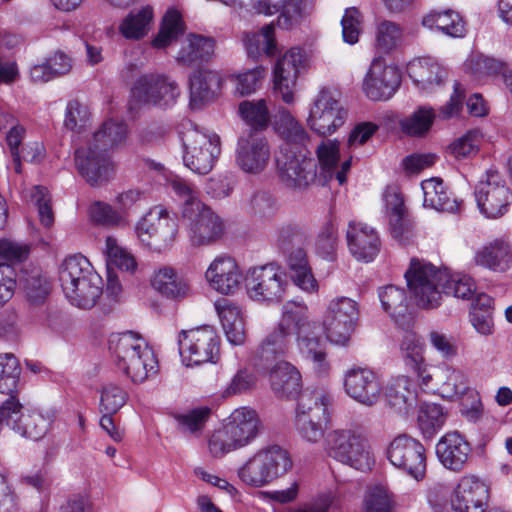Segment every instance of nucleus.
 Listing matches in <instances>:
<instances>
[{"label":"nucleus","instance_id":"nucleus-55","mask_svg":"<svg viewBox=\"0 0 512 512\" xmlns=\"http://www.w3.org/2000/svg\"><path fill=\"white\" fill-rule=\"evenodd\" d=\"M338 249V231L333 222L327 221L320 228L316 241L315 252L327 261L336 259Z\"/></svg>","mask_w":512,"mask_h":512},{"label":"nucleus","instance_id":"nucleus-5","mask_svg":"<svg viewBox=\"0 0 512 512\" xmlns=\"http://www.w3.org/2000/svg\"><path fill=\"white\" fill-rule=\"evenodd\" d=\"M259 429L260 420L255 410L237 408L226 418L222 428L211 435L209 451L214 457H223L249 445L257 437Z\"/></svg>","mask_w":512,"mask_h":512},{"label":"nucleus","instance_id":"nucleus-62","mask_svg":"<svg viewBox=\"0 0 512 512\" xmlns=\"http://www.w3.org/2000/svg\"><path fill=\"white\" fill-rule=\"evenodd\" d=\"M127 393L120 386L107 384L101 390L99 410L101 413H117L127 401Z\"/></svg>","mask_w":512,"mask_h":512},{"label":"nucleus","instance_id":"nucleus-6","mask_svg":"<svg viewBox=\"0 0 512 512\" xmlns=\"http://www.w3.org/2000/svg\"><path fill=\"white\" fill-rule=\"evenodd\" d=\"M292 465L287 450L273 445L258 450L248 458L239 467L238 477L247 486L260 488L285 475Z\"/></svg>","mask_w":512,"mask_h":512},{"label":"nucleus","instance_id":"nucleus-44","mask_svg":"<svg viewBox=\"0 0 512 512\" xmlns=\"http://www.w3.org/2000/svg\"><path fill=\"white\" fill-rule=\"evenodd\" d=\"M382 309L399 325L406 323L408 299L403 288L387 285L378 292Z\"/></svg>","mask_w":512,"mask_h":512},{"label":"nucleus","instance_id":"nucleus-9","mask_svg":"<svg viewBox=\"0 0 512 512\" xmlns=\"http://www.w3.org/2000/svg\"><path fill=\"white\" fill-rule=\"evenodd\" d=\"M331 397L324 391H303L297 402L295 427L302 439L317 443L324 437L329 421Z\"/></svg>","mask_w":512,"mask_h":512},{"label":"nucleus","instance_id":"nucleus-22","mask_svg":"<svg viewBox=\"0 0 512 512\" xmlns=\"http://www.w3.org/2000/svg\"><path fill=\"white\" fill-rule=\"evenodd\" d=\"M304 60L305 55L301 49L292 48L275 64L273 72L274 90L280 94L282 100L287 104L294 101L296 81Z\"/></svg>","mask_w":512,"mask_h":512},{"label":"nucleus","instance_id":"nucleus-27","mask_svg":"<svg viewBox=\"0 0 512 512\" xmlns=\"http://www.w3.org/2000/svg\"><path fill=\"white\" fill-rule=\"evenodd\" d=\"M315 0H250V5L258 14L267 16L280 12L277 26L281 29H290L307 8Z\"/></svg>","mask_w":512,"mask_h":512},{"label":"nucleus","instance_id":"nucleus-56","mask_svg":"<svg viewBox=\"0 0 512 512\" xmlns=\"http://www.w3.org/2000/svg\"><path fill=\"white\" fill-rule=\"evenodd\" d=\"M182 33L180 15L176 11H169L163 18L160 30L152 41V46L158 49L165 48L176 41Z\"/></svg>","mask_w":512,"mask_h":512},{"label":"nucleus","instance_id":"nucleus-17","mask_svg":"<svg viewBox=\"0 0 512 512\" xmlns=\"http://www.w3.org/2000/svg\"><path fill=\"white\" fill-rule=\"evenodd\" d=\"M301 321L297 323L296 343L302 357L313 364V369L318 375H326L330 365L327 360L325 344L320 336L319 324L311 321L307 315L305 306L299 304Z\"/></svg>","mask_w":512,"mask_h":512},{"label":"nucleus","instance_id":"nucleus-34","mask_svg":"<svg viewBox=\"0 0 512 512\" xmlns=\"http://www.w3.org/2000/svg\"><path fill=\"white\" fill-rule=\"evenodd\" d=\"M317 157L320 164L319 179H322L323 183L328 182L333 177L340 185L346 182V175L351 167V158L344 161L340 169L337 168L339 160V143L337 141H322L317 147Z\"/></svg>","mask_w":512,"mask_h":512},{"label":"nucleus","instance_id":"nucleus-26","mask_svg":"<svg viewBox=\"0 0 512 512\" xmlns=\"http://www.w3.org/2000/svg\"><path fill=\"white\" fill-rule=\"evenodd\" d=\"M488 488L475 476H464L458 483L451 506L457 512H485Z\"/></svg>","mask_w":512,"mask_h":512},{"label":"nucleus","instance_id":"nucleus-52","mask_svg":"<svg viewBox=\"0 0 512 512\" xmlns=\"http://www.w3.org/2000/svg\"><path fill=\"white\" fill-rule=\"evenodd\" d=\"M275 127L279 135L286 140L290 147L293 145H303L308 140V134L302 125L287 111H283L275 122Z\"/></svg>","mask_w":512,"mask_h":512},{"label":"nucleus","instance_id":"nucleus-14","mask_svg":"<svg viewBox=\"0 0 512 512\" xmlns=\"http://www.w3.org/2000/svg\"><path fill=\"white\" fill-rule=\"evenodd\" d=\"M357 303L348 297H337L327 306L323 329L327 339L336 345H346L358 320Z\"/></svg>","mask_w":512,"mask_h":512},{"label":"nucleus","instance_id":"nucleus-23","mask_svg":"<svg viewBox=\"0 0 512 512\" xmlns=\"http://www.w3.org/2000/svg\"><path fill=\"white\" fill-rule=\"evenodd\" d=\"M425 345L422 338L415 333H406L401 345L400 353L407 371L412 373L421 389L427 390L433 382L431 367L424 357Z\"/></svg>","mask_w":512,"mask_h":512},{"label":"nucleus","instance_id":"nucleus-21","mask_svg":"<svg viewBox=\"0 0 512 512\" xmlns=\"http://www.w3.org/2000/svg\"><path fill=\"white\" fill-rule=\"evenodd\" d=\"M344 390L356 402L371 407L381 396L382 387L377 375L366 368H352L345 373Z\"/></svg>","mask_w":512,"mask_h":512},{"label":"nucleus","instance_id":"nucleus-43","mask_svg":"<svg viewBox=\"0 0 512 512\" xmlns=\"http://www.w3.org/2000/svg\"><path fill=\"white\" fill-rule=\"evenodd\" d=\"M95 274H97V272L94 270L89 260L77 254L64 259L59 268V281L61 287H69L70 289L72 286L81 283L83 280H87V278Z\"/></svg>","mask_w":512,"mask_h":512},{"label":"nucleus","instance_id":"nucleus-45","mask_svg":"<svg viewBox=\"0 0 512 512\" xmlns=\"http://www.w3.org/2000/svg\"><path fill=\"white\" fill-rule=\"evenodd\" d=\"M221 79L216 72L196 70L190 77V97L192 103L212 100L220 89Z\"/></svg>","mask_w":512,"mask_h":512},{"label":"nucleus","instance_id":"nucleus-4","mask_svg":"<svg viewBox=\"0 0 512 512\" xmlns=\"http://www.w3.org/2000/svg\"><path fill=\"white\" fill-rule=\"evenodd\" d=\"M300 317L298 303L284 304L279 322L266 334L251 358V364L255 369L266 370L284 361L282 358L289 353L293 340L296 339Z\"/></svg>","mask_w":512,"mask_h":512},{"label":"nucleus","instance_id":"nucleus-51","mask_svg":"<svg viewBox=\"0 0 512 512\" xmlns=\"http://www.w3.org/2000/svg\"><path fill=\"white\" fill-rule=\"evenodd\" d=\"M442 373L444 380L438 388L442 397L454 399L467 395L469 391H472L468 387L467 377L463 371L451 366H445L442 368Z\"/></svg>","mask_w":512,"mask_h":512},{"label":"nucleus","instance_id":"nucleus-1","mask_svg":"<svg viewBox=\"0 0 512 512\" xmlns=\"http://www.w3.org/2000/svg\"><path fill=\"white\" fill-rule=\"evenodd\" d=\"M404 277L416 305L422 309L440 306L444 294L468 300L476 292L475 282L470 276L450 273L417 258L411 259Z\"/></svg>","mask_w":512,"mask_h":512},{"label":"nucleus","instance_id":"nucleus-24","mask_svg":"<svg viewBox=\"0 0 512 512\" xmlns=\"http://www.w3.org/2000/svg\"><path fill=\"white\" fill-rule=\"evenodd\" d=\"M75 165L79 174L91 186L101 185L108 181L112 169L108 154L90 143L76 150Z\"/></svg>","mask_w":512,"mask_h":512},{"label":"nucleus","instance_id":"nucleus-36","mask_svg":"<svg viewBox=\"0 0 512 512\" xmlns=\"http://www.w3.org/2000/svg\"><path fill=\"white\" fill-rule=\"evenodd\" d=\"M390 407L399 414H408L417 406V392L414 382L406 375L391 380L386 390Z\"/></svg>","mask_w":512,"mask_h":512},{"label":"nucleus","instance_id":"nucleus-39","mask_svg":"<svg viewBox=\"0 0 512 512\" xmlns=\"http://www.w3.org/2000/svg\"><path fill=\"white\" fill-rule=\"evenodd\" d=\"M151 285L158 293L169 299H180L189 294L187 281L170 266L156 270L151 278Z\"/></svg>","mask_w":512,"mask_h":512},{"label":"nucleus","instance_id":"nucleus-28","mask_svg":"<svg viewBox=\"0 0 512 512\" xmlns=\"http://www.w3.org/2000/svg\"><path fill=\"white\" fill-rule=\"evenodd\" d=\"M346 238L350 252L358 260L370 262L380 250L378 233L367 224L350 221Z\"/></svg>","mask_w":512,"mask_h":512},{"label":"nucleus","instance_id":"nucleus-48","mask_svg":"<svg viewBox=\"0 0 512 512\" xmlns=\"http://www.w3.org/2000/svg\"><path fill=\"white\" fill-rule=\"evenodd\" d=\"M243 41L248 55L252 58H257L262 53L275 54L274 23L266 25L260 32L245 34Z\"/></svg>","mask_w":512,"mask_h":512},{"label":"nucleus","instance_id":"nucleus-41","mask_svg":"<svg viewBox=\"0 0 512 512\" xmlns=\"http://www.w3.org/2000/svg\"><path fill=\"white\" fill-rule=\"evenodd\" d=\"M425 207L433 208L437 211L456 213L460 211L461 203L455 198H451L446 187L440 178H430L422 181Z\"/></svg>","mask_w":512,"mask_h":512},{"label":"nucleus","instance_id":"nucleus-54","mask_svg":"<svg viewBox=\"0 0 512 512\" xmlns=\"http://www.w3.org/2000/svg\"><path fill=\"white\" fill-rule=\"evenodd\" d=\"M308 239V230L298 223H284L276 230V244L282 251L304 246Z\"/></svg>","mask_w":512,"mask_h":512},{"label":"nucleus","instance_id":"nucleus-11","mask_svg":"<svg viewBox=\"0 0 512 512\" xmlns=\"http://www.w3.org/2000/svg\"><path fill=\"white\" fill-rule=\"evenodd\" d=\"M276 165L281 182L289 189L304 190L317 179V163L302 147H281Z\"/></svg>","mask_w":512,"mask_h":512},{"label":"nucleus","instance_id":"nucleus-32","mask_svg":"<svg viewBox=\"0 0 512 512\" xmlns=\"http://www.w3.org/2000/svg\"><path fill=\"white\" fill-rule=\"evenodd\" d=\"M215 53V40L199 34H189L175 57L179 65L197 67L208 63Z\"/></svg>","mask_w":512,"mask_h":512},{"label":"nucleus","instance_id":"nucleus-53","mask_svg":"<svg viewBox=\"0 0 512 512\" xmlns=\"http://www.w3.org/2000/svg\"><path fill=\"white\" fill-rule=\"evenodd\" d=\"M89 213L91 219L102 226L106 227H126L129 225V219L127 215L119 211L118 208L112 205L96 201L90 208Z\"/></svg>","mask_w":512,"mask_h":512},{"label":"nucleus","instance_id":"nucleus-40","mask_svg":"<svg viewBox=\"0 0 512 512\" xmlns=\"http://www.w3.org/2000/svg\"><path fill=\"white\" fill-rule=\"evenodd\" d=\"M409 77L423 91H432L446 77V72L429 58L413 60L408 65Z\"/></svg>","mask_w":512,"mask_h":512},{"label":"nucleus","instance_id":"nucleus-25","mask_svg":"<svg viewBox=\"0 0 512 512\" xmlns=\"http://www.w3.org/2000/svg\"><path fill=\"white\" fill-rule=\"evenodd\" d=\"M270 157L267 142L250 130L238 140L236 163L245 172L257 174L264 170Z\"/></svg>","mask_w":512,"mask_h":512},{"label":"nucleus","instance_id":"nucleus-19","mask_svg":"<svg viewBox=\"0 0 512 512\" xmlns=\"http://www.w3.org/2000/svg\"><path fill=\"white\" fill-rule=\"evenodd\" d=\"M387 458L390 463L413 477L420 480L426 472V456L424 446L408 435L394 438L388 449Z\"/></svg>","mask_w":512,"mask_h":512},{"label":"nucleus","instance_id":"nucleus-38","mask_svg":"<svg viewBox=\"0 0 512 512\" xmlns=\"http://www.w3.org/2000/svg\"><path fill=\"white\" fill-rule=\"evenodd\" d=\"M71 305L81 309L95 306L103 291V280L97 273L81 283L69 287H61Z\"/></svg>","mask_w":512,"mask_h":512},{"label":"nucleus","instance_id":"nucleus-33","mask_svg":"<svg viewBox=\"0 0 512 512\" xmlns=\"http://www.w3.org/2000/svg\"><path fill=\"white\" fill-rule=\"evenodd\" d=\"M263 371L268 372L271 389L278 398L289 399L300 393L301 374L291 363L280 361Z\"/></svg>","mask_w":512,"mask_h":512},{"label":"nucleus","instance_id":"nucleus-12","mask_svg":"<svg viewBox=\"0 0 512 512\" xmlns=\"http://www.w3.org/2000/svg\"><path fill=\"white\" fill-rule=\"evenodd\" d=\"M287 285L285 272L275 264L251 268L245 278L248 296L259 302H280L285 295Z\"/></svg>","mask_w":512,"mask_h":512},{"label":"nucleus","instance_id":"nucleus-2","mask_svg":"<svg viewBox=\"0 0 512 512\" xmlns=\"http://www.w3.org/2000/svg\"><path fill=\"white\" fill-rule=\"evenodd\" d=\"M170 185L183 200L181 218L191 246H209L220 240L225 222L198 198V191L180 177L171 179Z\"/></svg>","mask_w":512,"mask_h":512},{"label":"nucleus","instance_id":"nucleus-8","mask_svg":"<svg viewBox=\"0 0 512 512\" xmlns=\"http://www.w3.org/2000/svg\"><path fill=\"white\" fill-rule=\"evenodd\" d=\"M325 449L333 459L357 470H368L374 463L367 439L354 428L331 430L325 438Z\"/></svg>","mask_w":512,"mask_h":512},{"label":"nucleus","instance_id":"nucleus-60","mask_svg":"<svg viewBox=\"0 0 512 512\" xmlns=\"http://www.w3.org/2000/svg\"><path fill=\"white\" fill-rule=\"evenodd\" d=\"M23 287L32 304L43 303L51 289L49 282L39 271H32L28 274L23 281Z\"/></svg>","mask_w":512,"mask_h":512},{"label":"nucleus","instance_id":"nucleus-15","mask_svg":"<svg viewBox=\"0 0 512 512\" xmlns=\"http://www.w3.org/2000/svg\"><path fill=\"white\" fill-rule=\"evenodd\" d=\"M180 90L175 81L165 75L149 73L141 75L134 82L131 97L139 105L168 108L175 104Z\"/></svg>","mask_w":512,"mask_h":512},{"label":"nucleus","instance_id":"nucleus-59","mask_svg":"<svg viewBox=\"0 0 512 512\" xmlns=\"http://www.w3.org/2000/svg\"><path fill=\"white\" fill-rule=\"evenodd\" d=\"M239 113L243 120L253 128L266 127L269 121V111L264 99L241 102Z\"/></svg>","mask_w":512,"mask_h":512},{"label":"nucleus","instance_id":"nucleus-29","mask_svg":"<svg viewBox=\"0 0 512 512\" xmlns=\"http://www.w3.org/2000/svg\"><path fill=\"white\" fill-rule=\"evenodd\" d=\"M471 454V446L458 432L443 435L436 444V456L439 462L454 472L461 471Z\"/></svg>","mask_w":512,"mask_h":512},{"label":"nucleus","instance_id":"nucleus-10","mask_svg":"<svg viewBox=\"0 0 512 512\" xmlns=\"http://www.w3.org/2000/svg\"><path fill=\"white\" fill-rule=\"evenodd\" d=\"M134 232L143 246L161 253L173 246L178 224L165 208L154 207L137 221Z\"/></svg>","mask_w":512,"mask_h":512},{"label":"nucleus","instance_id":"nucleus-37","mask_svg":"<svg viewBox=\"0 0 512 512\" xmlns=\"http://www.w3.org/2000/svg\"><path fill=\"white\" fill-rule=\"evenodd\" d=\"M474 261L492 271L505 272L512 266V249L505 240L496 239L480 249Z\"/></svg>","mask_w":512,"mask_h":512},{"label":"nucleus","instance_id":"nucleus-64","mask_svg":"<svg viewBox=\"0 0 512 512\" xmlns=\"http://www.w3.org/2000/svg\"><path fill=\"white\" fill-rule=\"evenodd\" d=\"M362 21V14L357 8L350 7L345 10L341 19L342 38L345 43L354 45L359 41Z\"/></svg>","mask_w":512,"mask_h":512},{"label":"nucleus","instance_id":"nucleus-46","mask_svg":"<svg viewBox=\"0 0 512 512\" xmlns=\"http://www.w3.org/2000/svg\"><path fill=\"white\" fill-rule=\"evenodd\" d=\"M374 36L376 49L382 53H389L403 43L404 27L398 22L378 18L375 23Z\"/></svg>","mask_w":512,"mask_h":512},{"label":"nucleus","instance_id":"nucleus-57","mask_svg":"<svg viewBox=\"0 0 512 512\" xmlns=\"http://www.w3.org/2000/svg\"><path fill=\"white\" fill-rule=\"evenodd\" d=\"M104 253L108 265H114L120 270L129 272H133L136 269L137 263L134 256L121 247L112 236H108L105 240Z\"/></svg>","mask_w":512,"mask_h":512},{"label":"nucleus","instance_id":"nucleus-13","mask_svg":"<svg viewBox=\"0 0 512 512\" xmlns=\"http://www.w3.org/2000/svg\"><path fill=\"white\" fill-rule=\"evenodd\" d=\"M178 345L179 353L188 366L215 363L219 358V337L211 326L182 331Z\"/></svg>","mask_w":512,"mask_h":512},{"label":"nucleus","instance_id":"nucleus-30","mask_svg":"<svg viewBox=\"0 0 512 512\" xmlns=\"http://www.w3.org/2000/svg\"><path fill=\"white\" fill-rule=\"evenodd\" d=\"M205 277L214 290L222 294H230L239 288L242 274L232 257L221 255L209 265Z\"/></svg>","mask_w":512,"mask_h":512},{"label":"nucleus","instance_id":"nucleus-49","mask_svg":"<svg viewBox=\"0 0 512 512\" xmlns=\"http://www.w3.org/2000/svg\"><path fill=\"white\" fill-rule=\"evenodd\" d=\"M21 367L17 358L10 353L0 355V393L9 397L18 392Z\"/></svg>","mask_w":512,"mask_h":512},{"label":"nucleus","instance_id":"nucleus-16","mask_svg":"<svg viewBox=\"0 0 512 512\" xmlns=\"http://www.w3.org/2000/svg\"><path fill=\"white\" fill-rule=\"evenodd\" d=\"M346 114L335 93L324 88L311 102L307 124L318 135H330L344 124Z\"/></svg>","mask_w":512,"mask_h":512},{"label":"nucleus","instance_id":"nucleus-50","mask_svg":"<svg viewBox=\"0 0 512 512\" xmlns=\"http://www.w3.org/2000/svg\"><path fill=\"white\" fill-rule=\"evenodd\" d=\"M418 427L426 439H431L444 425L445 415L440 405L425 403L420 406Z\"/></svg>","mask_w":512,"mask_h":512},{"label":"nucleus","instance_id":"nucleus-7","mask_svg":"<svg viewBox=\"0 0 512 512\" xmlns=\"http://www.w3.org/2000/svg\"><path fill=\"white\" fill-rule=\"evenodd\" d=\"M179 135L184 165L196 174H208L221 152L220 137L198 129L189 121L182 123Z\"/></svg>","mask_w":512,"mask_h":512},{"label":"nucleus","instance_id":"nucleus-63","mask_svg":"<svg viewBox=\"0 0 512 512\" xmlns=\"http://www.w3.org/2000/svg\"><path fill=\"white\" fill-rule=\"evenodd\" d=\"M394 500L390 492L381 486L369 490L364 500L363 512H393Z\"/></svg>","mask_w":512,"mask_h":512},{"label":"nucleus","instance_id":"nucleus-47","mask_svg":"<svg viewBox=\"0 0 512 512\" xmlns=\"http://www.w3.org/2000/svg\"><path fill=\"white\" fill-rule=\"evenodd\" d=\"M127 137V125L121 121L108 120L93 134L89 142L95 148L107 153L122 145Z\"/></svg>","mask_w":512,"mask_h":512},{"label":"nucleus","instance_id":"nucleus-18","mask_svg":"<svg viewBox=\"0 0 512 512\" xmlns=\"http://www.w3.org/2000/svg\"><path fill=\"white\" fill-rule=\"evenodd\" d=\"M475 199L480 212L487 218L497 219L506 214L512 203V192L496 172L487 173L475 189Z\"/></svg>","mask_w":512,"mask_h":512},{"label":"nucleus","instance_id":"nucleus-58","mask_svg":"<svg viewBox=\"0 0 512 512\" xmlns=\"http://www.w3.org/2000/svg\"><path fill=\"white\" fill-rule=\"evenodd\" d=\"M435 118V113L432 108L420 107L410 116L406 117L400 122L402 130L412 136H419L426 133Z\"/></svg>","mask_w":512,"mask_h":512},{"label":"nucleus","instance_id":"nucleus-3","mask_svg":"<svg viewBox=\"0 0 512 512\" xmlns=\"http://www.w3.org/2000/svg\"><path fill=\"white\" fill-rule=\"evenodd\" d=\"M109 350L118 369L134 383H141L157 373L158 361L152 348L133 332L111 335Z\"/></svg>","mask_w":512,"mask_h":512},{"label":"nucleus","instance_id":"nucleus-35","mask_svg":"<svg viewBox=\"0 0 512 512\" xmlns=\"http://www.w3.org/2000/svg\"><path fill=\"white\" fill-rule=\"evenodd\" d=\"M154 24V8L142 5L130 10L118 26V31L126 40L139 41L145 38Z\"/></svg>","mask_w":512,"mask_h":512},{"label":"nucleus","instance_id":"nucleus-61","mask_svg":"<svg viewBox=\"0 0 512 512\" xmlns=\"http://www.w3.org/2000/svg\"><path fill=\"white\" fill-rule=\"evenodd\" d=\"M278 207L277 199L266 191H256L248 200L249 213L260 218L272 217L278 211Z\"/></svg>","mask_w":512,"mask_h":512},{"label":"nucleus","instance_id":"nucleus-42","mask_svg":"<svg viewBox=\"0 0 512 512\" xmlns=\"http://www.w3.org/2000/svg\"><path fill=\"white\" fill-rule=\"evenodd\" d=\"M223 330L232 345H242L246 339L245 322L242 311L236 304L225 300L217 307Z\"/></svg>","mask_w":512,"mask_h":512},{"label":"nucleus","instance_id":"nucleus-31","mask_svg":"<svg viewBox=\"0 0 512 512\" xmlns=\"http://www.w3.org/2000/svg\"><path fill=\"white\" fill-rule=\"evenodd\" d=\"M421 25L432 32L449 38H463L467 33L466 21L453 9H433L423 15Z\"/></svg>","mask_w":512,"mask_h":512},{"label":"nucleus","instance_id":"nucleus-20","mask_svg":"<svg viewBox=\"0 0 512 512\" xmlns=\"http://www.w3.org/2000/svg\"><path fill=\"white\" fill-rule=\"evenodd\" d=\"M401 76L394 66L385 65L381 58H374L367 71L362 89L372 101H387L398 90Z\"/></svg>","mask_w":512,"mask_h":512}]
</instances>
